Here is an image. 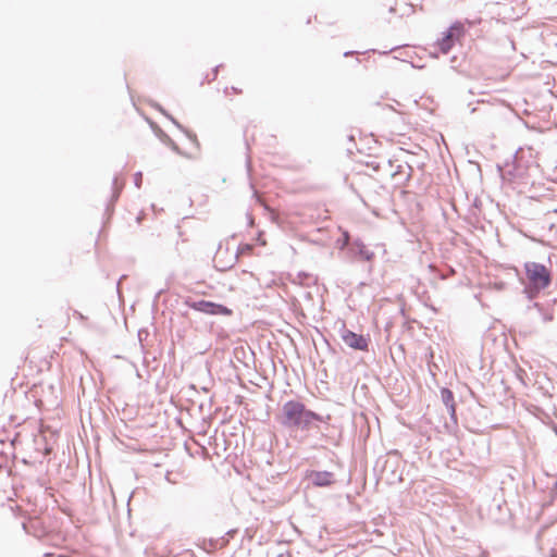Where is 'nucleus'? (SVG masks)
I'll return each instance as SVG.
<instances>
[{
	"label": "nucleus",
	"mask_w": 557,
	"mask_h": 557,
	"mask_svg": "<svg viewBox=\"0 0 557 557\" xmlns=\"http://www.w3.org/2000/svg\"><path fill=\"white\" fill-rule=\"evenodd\" d=\"M283 424L289 428H297V429H309L311 423L317 420L321 421V418L315 412L306 409L305 405L295 401L289 400L286 404H284L283 409Z\"/></svg>",
	"instance_id": "f257e3e1"
},
{
	"label": "nucleus",
	"mask_w": 557,
	"mask_h": 557,
	"mask_svg": "<svg viewBox=\"0 0 557 557\" xmlns=\"http://www.w3.org/2000/svg\"><path fill=\"white\" fill-rule=\"evenodd\" d=\"M527 285L524 292L529 298H534L541 290L550 285V271L541 263L527 262L524 264Z\"/></svg>",
	"instance_id": "f03ea898"
},
{
	"label": "nucleus",
	"mask_w": 557,
	"mask_h": 557,
	"mask_svg": "<svg viewBox=\"0 0 557 557\" xmlns=\"http://www.w3.org/2000/svg\"><path fill=\"white\" fill-rule=\"evenodd\" d=\"M463 25L459 22L453 24L446 35L437 42L442 53L446 54L450 51L455 41L463 35Z\"/></svg>",
	"instance_id": "7ed1b4c3"
},
{
	"label": "nucleus",
	"mask_w": 557,
	"mask_h": 557,
	"mask_svg": "<svg viewBox=\"0 0 557 557\" xmlns=\"http://www.w3.org/2000/svg\"><path fill=\"white\" fill-rule=\"evenodd\" d=\"M188 306L191 309L202 312V313H206V314L230 315L232 313V310H230L227 307L220 305V304L206 301V300L194 301V302L189 304Z\"/></svg>",
	"instance_id": "20e7f679"
},
{
	"label": "nucleus",
	"mask_w": 557,
	"mask_h": 557,
	"mask_svg": "<svg viewBox=\"0 0 557 557\" xmlns=\"http://www.w3.org/2000/svg\"><path fill=\"white\" fill-rule=\"evenodd\" d=\"M236 255L230 252L227 248L220 247L213 258L214 267L220 271H225L233 267Z\"/></svg>",
	"instance_id": "39448f33"
},
{
	"label": "nucleus",
	"mask_w": 557,
	"mask_h": 557,
	"mask_svg": "<svg viewBox=\"0 0 557 557\" xmlns=\"http://www.w3.org/2000/svg\"><path fill=\"white\" fill-rule=\"evenodd\" d=\"M342 339L343 342L350 348L358 350H367L368 349V341L362 335L356 334L349 330L344 329L342 331Z\"/></svg>",
	"instance_id": "423d86ee"
},
{
	"label": "nucleus",
	"mask_w": 557,
	"mask_h": 557,
	"mask_svg": "<svg viewBox=\"0 0 557 557\" xmlns=\"http://www.w3.org/2000/svg\"><path fill=\"white\" fill-rule=\"evenodd\" d=\"M333 474L331 472H315L311 474V481L317 486H327L332 483Z\"/></svg>",
	"instance_id": "0eeeda50"
},
{
	"label": "nucleus",
	"mask_w": 557,
	"mask_h": 557,
	"mask_svg": "<svg viewBox=\"0 0 557 557\" xmlns=\"http://www.w3.org/2000/svg\"><path fill=\"white\" fill-rule=\"evenodd\" d=\"M441 397L444 405L447 407L450 417L455 419L456 410H455V404H454V395L448 388H442L441 391Z\"/></svg>",
	"instance_id": "6e6552de"
},
{
	"label": "nucleus",
	"mask_w": 557,
	"mask_h": 557,
	"mask_svg": "<svg viewBox=\"0 0 557 557\" xmlns=\"http://www.w3.org/2000/svg\"><path fill=\"white\" fill-rule=\"evenodd\" d=\"M360 255L362 256V258H364L366 260H370L373 256V253L369 252L368 250H364V249H361L360 250Z\"/></svg>",
	"instance_id": "1a4fd4ad"
},
{
	"label": "nucleus",
	"mask_w": 557,
	"mask_h": 557,
	"mask_svg": "<svg viewBox=\"0 0 557 557\" xmlns=\"http://www.w3.org/2000/svg\"><path fill=\"white\" fill-rule=\"evenodd\" d=\"M252 189H253V196H252V197L255 198V200H256L257 202H260L261 200H260V198H259V196H258V194H257V190L255 189V187H253V186H252Z\"/></svg>",
	"instance_id": "9d476101"
},
{
	"label": "nucleus",
	"mask_w": 557,
	"mask_h": 557,
	"mask_svg": "<svg viewBox=\"0 0 557 557\" xmlns=\"http://www.w3.org/2000/svg\"><path fill=\"white\" fill-rule=\"evenodd\" d=\"M249 248H250V247H249V245H247V244H246V246H245L246 251H247Z\"/></svg>",
	"instance_id": "9b49d317"
}]
</instances>
